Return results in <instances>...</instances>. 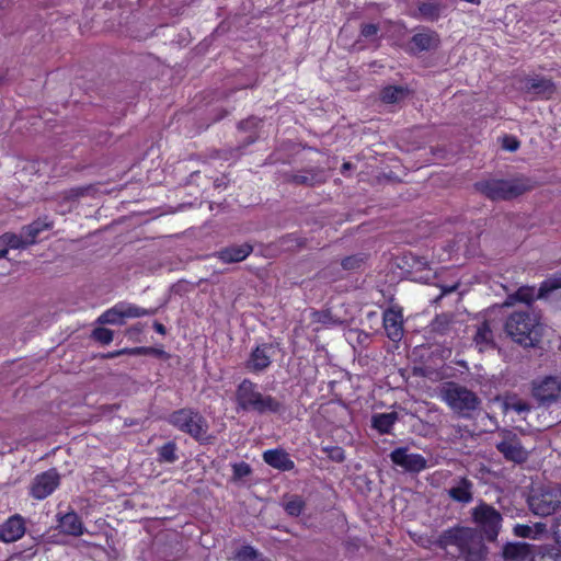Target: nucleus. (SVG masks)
Segmentation results:
<instances>
[{
  "instance_id": "19",
  "label": "nucleus",
  "mask_w": 561,
  "mask_h": 561,
  "mask_svg": "<svg viewBox=\"0 0 561 561\" xmlns=\"http://www.w3.org/2000/svg\"><path fill=\"white\" fill-rule=\"evenodd\" d=\"M524 88L527 93L542 99H549L556 92L553 83L545 78L526 79Z\"/></svg>"
},
{
  "instance_id": "44",
  "label": "nucleus",
  "mask_w": 561,
  "mask_h": 561,
  "mask_svg": "<svg viewBox=\"0 0 561 561\" xmlns=\"http://www.w3.org/2000/svg\"><path fill=\"white\" fill-rule=\"evenodd\" d=\"M552 530L558 542H561V516L557 517L552 524Z\"/></svg>"
},
{
  "instance_id": "26",
  "label": "nucleus",
  "mask_w": 561,
  "mask_h": 561,
  "mask_svg": "<svg viewBox=\"0 0 561 561\" xmlns=\"http://www.w3.org/2000/svg\"><path fill=\"white\" fill-rule=\"evenodd\" d=\"M493 334L490 329L489 323L483 322L478 327L477 333L474 335V342L480 351L488 348L492 345Z\"/></svg>"
},
{
  "instance_id": "22",
  "label": "nucleus",
  "mask_w": 561,
  "mask_h": 561,
  "mask_svg": "<svg viewBox=\"0 0 561 561\" xmlns=\"http://www.w3.org/2000/svg\"><path fill=\"white\" fill-rule=\"evenodd\" d=\"M439 44V38L435 32L422 31L416 33L411 38V51L420 53L423 50H430L436 48Z\"/></svg>"
},
{
  "instance_id": "2",
  "label": "nucleus",
  "mask_w": 561,
  "mask_h": 561,
  "mask_svg": "<svg viewBox=\"0 0 561 561\" xmlns=\"http://www.w3.org/2000/svg\"><path fill=\"white\" fill-rule=\"evenodd\" d=\"M444 548L456 546L466 556L467 561H482L485 548L479 534L468 527H458L446 530L439 538Z\"/></svg>"
},
{
  "instance_id": "30",
  "label": "nucleus",
  "mask_w": 561,
  "mask_h": 561,
  "mask_svg": "<svg viewBox=\"0 0 561 561\" xmlns=\"http://www.w3.org/2000/svg\"><path fill=\"white\" fill-rule=\"evenodd\" d=\"M419 13L426 20L434 21L439 18L442 5L438 2H422L419 4Z\"/></svg>"
},
{
  "instance_id": "34",
  "label": "nucleus",
  "mask_w": 561,
  "mask_h": 561,
  "mask_svg": "<svg viewBox=\"0 0 561 561\" xmlns=\"http://www.w3.org/2000/svg\"><path fill=\"white\" fill-rule=\"evenodd\" d=\"M45 228H46V226H44L39 222H34L27 227H24L22 229V232L24 233L26 239H32V244H33L35 242V238L37 237V234L41 231H43Z\"/></svg>"
},
{
  "instance_id": "24",
  "label": "nucleus",
  "mask_w": 561,
  "mask_h": 561,
  "mask_svg": "<svg viewBox=\"0 0 561 561\" xmlns=\"http://www.w3.org/2000/svg\"><path fill=\"white\" fill-rule=\"evenodd\" d=\"M531 546L526 542H512L505 545L503 557L510 561H523L531 554Z\"/></svg>"
},
{
  "instance_id": "50",
  "label": "nucleus",
  "mask_w": 561,
  "mask_h": 561,
  "mask_svg": "<svg viewBox=\"0 0 561 561\" xmlns=\"http://www.w3.org/2000/svg\"><path fill=\"white\" fill-rule=\"evenodd\" d=\"M0 248H1L0 249V259H3V257L7 256L9 250L7 248H4V247H0Z\"/></svg>"
},
{
  "instance_id": "15",
  "label": "nucleus",
  "mask_w": 561,
  "mask_h": 561,
  "mask_svg": "<svg viewBox=\"0 0 561 561\" xmlns=\"http://www.w3.org/2000/svg\"><path fill=\"white\" fill-rule=\"evenodd\" d=\"M273 354L274 351L271 345L263 344L257 346L245 362V369L253 374L265 370L272 363Z\"/></svg>"
},
{
  "instance_id": "41",
  "label": "nucleus",
  "mask_w": 561,
  "mask_h": 561,
  "mask_svg": "<svg viewBox=\"0 0 561 561\" xmlns=\"http://www.w3.org/2000/svg\"><path fill=\"white\" fill-rule=\"evenodd\" d=\"M360 33L366 38H374L378 33V26L376 24H364Z\"/></svg>"
},
{
  "instance_id": "6",
  "label": "nucleus",
  "mask_w": 561,
  "mask_h": 561,
  "mask_svg": "<svg viewBox=\"0 0 561 561\" xmlns=\"http://www.w3.org/2000/svg\"><path fill=\"white\" fill-rule=\"evenodd\" d=\"M531 512L538 516H549L557 510H561V488L547 485L537 489L528 499Z\"/></svg>"
},
{
  "instance_id": "39",
  "label": "nucleus",
  "mask_w": 561,
  "mask_h": 561,
  "mask_svg": "<svg viewBox=\"0 0 561 561\" xmlns=\"http://www.w3.org/2000/svg\"><path fill=\"white\" fill-rule=\"evenodd\" d=\"M531 561H561V551H548L541 554H536L531 557Z\"/></svg>"
},
{
  "instance_id": "29",
  "label": "nucleus",
  "mask_w": 561,
  "mask_h": 561,
  "mask_svg": "<svg viewBox=\"0 0 561 561\" xmlns=\"http://www.w3.org/2000/svg\"><path fill=\"white\" fill-rule=\"evenodd\" d=\"M407 92V89L402 87H387L381 91V100L385 103L393 104L403 100Z\"/></svg>"
},
{
  "instance_id": "43",
  "label": "nucleus",
  "mask_w": 561,
  "mask_h": 561,
  "mask_svg": "<svg viewBox=\"0 0 561 561\" xmlns=\"http://www.w3.org/2000/svg\"><path fill=\"white\" fill-rule=\"evenodd\" d=\"M448 323V317L447 316H439L437 317L434 322H433V329L435 331H440V332H444L446 329H445V324Z\"/></svg>"
},
{
  "instance_id": "37",
  "label": "nucleus",
  "mask_w": 561,
  "mask_h": 561,
  "mask_svg": "<svg viewBox=\"0 0 561 561\" xmlns=\"http://www.w3.org/2000/svg\"><path fill=\"white\" fill-rule=\"evenodd\" d=\"M323 450L330 459L336 462H342L345 459L344 450L339 446L325 447Z\"/></svg>"
},
{
  "instance_id": "21",
  "label": "nucleus",
  "mask_w": 561,
  "mask_h": 561,
  "mask_svg": "<svg viewBox=\"0 0 561 561\" xmlns=\"http://www.w3.org/2000/svg\"><path fill=\"white\" fill-rule=\"evenodd\" d=\"M58 527L62 534L75 537L83 535L85 530L81 518L75 512L59 516Z\"/></svg>"
},
{
  "instance_id": "32",
  "label": "nucleus",
  "mask_w": 561,
  "mask_h": 561,
  "mask_svg": "<svg viewBox=\"0 0 561 561\" xmlns=\"http://www.w3.org/2000/svg\"><path fill=\"white\" fill-rule=\"evenodd\" d=\"M304 506H305V503H304V501L299 496H293L284 505L285 511L290 516H298V515H300V513L304 510Z\"/></svg>"
},
{
  "instance_id": "14",
  "label": "nucleus",
  "mask_w": 561,
  "mask_h": 561,
  "mask_svg": "<svg viewBox=\"0 0 561 561\" xmlns=\"http://www.w3.org/2000/svg\"><path fill=\"white\" fill-rule=\"evenodd\" d=\"M496 448L507 460L514 462H523L528 457V451L522 446L518 437L511 432L503 433Z\"/></svg>"
},
{
  "instance_id": "45",
  "label": "nucleus",
  "mask_w": 561,
  "mask_h": 561,
  "mask_svg": "<svg viewBox=\"0 0 561 561\" xmlns=\"http://www.w3.org/2000/svg\"><path fill=\"white\" fill-rule=\"evenodd\" d=\"M89 187H77V188H72L70 192H69V195L71 198H78L84 194H87L89 192Z\"/></svg>"
},
{
  "instance_id": "38",
  "label": "nucleus",
  "mask_w": 561,
  "mask_h": 561,
  "mask_svg": "<svg viewBox=\"0 0 561 561\" xmlns=\"http://www.w3.org/2000/svg\"><path fill=\"white\" fill-rule=\"evenodd\" d=\"M534 528L528 525H516L514 527V534L517 537L522 538H533L536 539V535H534Z\"/></svg>"
},
{
  "instance_id": "5",
  "label": "nucleus",
  "mask_w": 561,
  "mask_h": 561,
  "mask_svg": "<svg viewBox=\"0 0 561 561\" xmlns=\"http://www.w3.org/2000/svg\"><path fill=\"white\" fill-rule=\"evenodd\" d=\"M442 399L453 411L462 416H468L480 404L474 392L457 383L446 385L442 390Z\"/></svg>"
},
{
  "instance_id": "25",
  "label": "nucleus",
  "mask_w": 561,
  "mask_h": 561,
  "mask_svg": "<svg viewBox=\"0 0 561 561\" xmlns=\"http://www.w3.org/2000/svg\"><path fill=\"white\" fill-rule=\"evenodd\" d=\"M32 244V239H26L24 233H4L0 237V247L9 249H22Z\"/></svg>"
},
{
  "instance_id": "51",
  "label": "nucleus",
  "mask_w": 561,
  "mask_h": 561,
  "mask_svg": "<svg viewBox=\"0 0 561 561\" xmlns=\"http://www.w3.org/2000/svg\"><path fill=\"white\" fill-rule=\"evenodd\" d=\"M456 288H457V285H453V286H450V287H448V288H444V289H443V293H444V294H446V293H451V291H454Z\"/></svg>"
},
{
  "instance_id": "4",
  "label": "nucleus",
  "mask_w": 561,
  "mask_h": 561,
  "mask_svg": "<svg viewBox=\"0 0 561 561\" xmlns=\"http://www.w3.org/2000/svg\"><path fill=\"white\" fill-rule=\"evenodd\" d=\"M507 334L518 344L534 346L540 337V324L537 318L527 312L513 313L505 323Z\"/></svg>"
},
{
  "instance_id": "16",
  "label": "nucleus",
  "mask_w": 561,
  "mask_h": 561,
  "mask_svg": "<svg viewBox=\"0 0 561 561\" xmlns=\"http://www.w3.org/2000/svg\"><path fill=\"white\" fill-rule=\"evenodd\" d=\"M383 328L391 341H400L403 336L402 311L394 307L387 309L383 313Z\"/></svg>"
},
{
  "instance_id": "33",
  "label": "nucleus",
  "mask_w": 561,
  "mask_h": 561,
  "mask_svg": "<svg viewBox=\"0 0 561 561\" xmlns=\"http://www.w3.org/2000/svg\"><path fill=\"white\" fill-rule=\"evenodd\" d=\"M175 451V444L168 443L159 449V457L162 461L172 463L178 459Z\"/></svg>"
},
{
  "instance_id": "8",
  "label": "nucleus",
  "mask_w": 561,
  "mask_h": 561,
  "mask_svg": "<svg viewBox=\"0 0 561 561\" xmlns=\"http://www.w3.org/2000/svg\"><path fill=\"white\" fill-rule=\"evenodd\" d=\"M472 519L489 540L496 539L502 515L493 506L480 503L472 510Z\"/></svg>"
},
{
  "instance_id": "28",
  "label": "nucleus",
  "mask_w": 561,
  "mask_h": 561,
  "mask_svg": "<svg viewBox=\"0 0 561 561\" xmlns=\"http://www.w3.org/2000/svg\"><path fill=\"white\" fill-rule=\"evenodd\" d=\"M397 421L396 413H381L373 417V425L380 433H389Z\"/></svg>"
},
{
  "instance_id": "7",
  "label": "nucleus",
  "mask_w": 561,
  "mask_h": 561,
  "mask_svg": "<svg viewBox=\"0 0 561 561\" xmlns=\"http://www.w3.org/2000/svg\"><path fill=\"white\" fill-rule=\"evenodd\" d=\"M169 422L174 427L190 434L195 438H202L207 433V422L197 412L190 409H181L169 416Z\"/></svg>"
},
{
  "instance_id": "48",
  "label": "nucleus",
  "mask_w": 561,
  "mask_h": 561,
  "mask_svg": "<svg viewBox=\"0 0 561 561\" xmlns=\"http://www.w3.org/2000/svg\"><path fill=\"white\" fill-rule=\"evenodd\" d=\"M138 353V350L137 348H134V350H123L121 352H118V354H137ZM117 355V353H116ZM115 356V354H112L111 357Z\"/></svg>"
},
{
  "instance_id": "1",
  "label": "nucleus",
  "mask_w": 561,
  "mask_h": 561,
  "mask_svg": "<svg viewBox=\"0 0 561 561\" xmlns=\"http://www.w3.org/2000/svg\"><path fill=\"white\" fill-rule=\"evenodd\" d=\"M237 405L245 411H255L260 414L277 413L283 409L279 400L271 394H264L259 386L249 379L242 380L236 390Z\"/></svg>"
},
{
  "instance_id": "42",
  "label": "nucleus",
  "mask_w": 561,
  "mask_h": 561,
  "mask_svg": "<svg viewBox=\"0 0 561 561\" xmlns=\"http://www.w3.org/2000/svg\"><path fill=\"white\" fill-rule=\"evenodd\" d=\"M503 147L507 150V151H515L518 149L519 147V142L516 138L514 137H505L504 140H503Z\"/></svg>"
},
{
  "instance_id": "40",
  "label": "nucleus",
  "mask_w": 561,
  "mask_h": 561,
  "mask_svg": "<svg viewBox=\"0 0 561 561\" xmlns=\"http://www.w3.org/2000/svg\"><path fill=\"white\" fill-rule=\"evenodd\" d=\"M232 468H233V474L236 478L247 477L251 472L250 466L245 462L234 463L232 466Z\"/></svg>"
},
{
  "instance_id": "10",
  "label": "nucleus",
  "mask_w": 561,
  "mask_h": 561,
  "mask_svg": "<svg viewBox=\"0 0 561 561\" xmlns=\"http://www.w3.org/2000/svg\"><path fill=\"white\" fill-rule=\"evenodd\" d=\"M561 288V278H549L541 283L538 290L535 287H520L514 295L507 297L505 306H512L515 301L533 302L536 298H546L554 290Z\"/></svg>"
},
{
  "instance_id": "17",
  "label": "nucleus",
  "mask_w": 561,
  "mask_h": 561,
  "mask_svg": "<svg viewBox=\"0 0 561 561\" xmlns=\"http://www.w3.org/2000/svg\"><path fill=\"white\" fill-rule=\"evenodd\" d=\"M253 251L248 243L233 244L221 249L215 255L225 264L239 263L244 261Z\"/></svg>"
},
{
  "instance_id": "36",
  "label": "nucleus",
  "mask_w": 561,
  "mask_h": 561,
  "mask_svg": "<svg viewBox=\"0 0 561 561\" xmlns=\"http://www.w3.org/2000/svg\"><path fill=\"white\" fill-rule=\"evenodd\" d=\"M93 337L103 344H110L113 341V331L106 328H98L93 331Z\"/></svg>"
},
{
  "instance_id": "20",
  "label": "nucleus",
  "mask_w": 561,
  "mask_h": 561,
  "mask_svg": "<svg viewBox=\"0 0 561 561\" xmlns=\"http://www.w3.org/2000/svg\"><path fill=\"white\" fill-rule=\"evenodd\" d=\"M263 459L271 467L282 471H288L295 467V463L290 459L288 453L283 449L266 450L263 454Z\"/></svg>"
},
{
  "instance_id": "27",
  "label": "nucleus",
  "mask_w": 561,
  "mask_h": 561,
  "mask_svg": "<svg viewBox=\"0 0 561 561\" xmlns=\"http://www.w3.org/2000/svg\"><path fill=\"white\" fill-rule=\"evenodd\" d=\"M502 407H503V410L505 413H507L510 411H514L518 414H523V413L529 412V410H530V405L526 401H524L515 396L506 397L502 401Z\"/></svg>"
},
{
  "instance_id": "9",
  "label": "nucleus",
  "mask_w": 561,
  "mask_h": 561,
  "mask_svg": "<svg viewBox=\"0 0 561 561\" xmlns=\"http://www.w3.org/2000/svg\"><path fill=\"white\" fill-rule=\"evenodd\" d=\"M152 313V311L138 307L134 304L121 301L105 310L98 318V322L101 324L117 325L123 324L125 319L141 318Z\"/></svg>"
},
{
  "instance_id": "12",
  "label": "nucleus",
  "mask_w": 561,
  "mask_h": 561,
  "mask_svg": "<svg viewBox=\"0 0 561 561\" xmlns=\"http://www.w3.org/2000/svg\"><path fill=\"white\" fill-rule=\"evenodd\" d=\"M390 459L396 466L410 472H420L427 466V461L422 455L410 453L405 447L393 449Z\"/></svg>"
},
{
  "instance_id": "23",
  "label": "nucleus",
  "mask_w": 561,
  "mask_h": 561,
  "mask_svg": "<svg viewBox=\"0 0 561 561\" xmlns=\"http://www.w3.org/2000/svg\"><path fill=\"white\" fill-rule=\"evenodd\" d=\"M472 482L466 478H461L454 486L448 490L449 496L460 503H469L472 501Z\"/></svg>"
},
{
  "instance_id": "46",
  "label": "nucleus",
  "mask_w": 561,
  "mask_h": 561,
  "mask_svg": "<svg viewBox=\"0 0 561 561\" xmlns=\"http://www.w3.org/2000/svg\"><path fill=\"white\" fill-rule=\"evenodd\" d=\"M534 535H536V538L538 537V535L542 534L546 531V525L545 524H541V523H538L535 525L534 527Z\"/></svg>"
},
{
  "instance_id": "31",
  "label": "nucleus",
  "mask_w": 561,
  "mask_h": 561,
  "mask_svg": "<svg viewBox=\"0 0 561 561\" xmlns=\"http://www.w3.org/2000/svg\"><path fill=\"white\" fill-rule=\"evenodd\" d=\"M260 553L252 546H243L234 554L237 561H262Z\"/></svg>"
},
{
  "instance_id": "49",
  "label": "nucleus",
  "mask_w": 561,
  "mask_h": 561,
  "mask_svg": "<svg viewBox=\"0 0 561 561\" xmlns=\"http://www.w3.org/2000/svg\"><path fill=\"white\" fill-rule=\"evenodd\" d=\"M154 329L157 330V332L162 333V334L165 332V329L161 323H156Z\"/></svg>"
},
{
  "instance_id": "18",
  "label": "nucleus",
  "mask_w": 561,
  "mask_h": 561,
  "mask_svg": "<svg viewBox=\"0 0 561 561\" xmlns=\"http://www.w3.org/2000/svg\"><path fill=\"white\" fill-rule=\"evenodd\" d=\"M25 533V523L20 515L11 516L0 527V540L4 542H13L19 540Z\"/></svg>"
},
{
  "instance_id": "13",
  "label": "nucleus",
  "mask_w": 561,
  "mask_h": 561,
  "mask_svg": "<svg viewBox=\"0 0 561 561\" xmlns=\"http://www.w3.org/2000/svg\"><path fill=\"white\" fill-rule=\"evenodd\" d=\"M60 477L55 469L37 474L31 485L30 493L37 500H44L59 485Z\"/></svg>"
},
{
  "instance_id": "3",
  "label": "nucleus",
  "mask_w": 561,
  "mask_h": 561,
  "mask_svg": "<svg viewBox=\"0 0 561 561\" xmlns=\"http://www.w3.org/2000/svg\"><path fill=\"white\" fill-rule=\"evenodd\" d=\"M476 188L492 201L511 199L533 188L530 180L518 178L513 180H486L476 184Z\"/></svg>"
},
{
  "instance_id": "35",
  "label": "nucleus",
  "mask_w": 561,
  "mask_h": 561,
  "mask_svg": "<svg viewBox=\"0 0 561 561\" xmlns=\"http://www.w3.org/2000/svg\"><path fill=\"white\" fill-rule=\"evenodd\" d=\"M311 323L313 324H323L325 327L331 325L335 323V321L332 320L331 316L328 312L322 311H313L311 313Z\"/></svg>"
},
{
  "instance_id": "11",
  "label": "nucleus",
  "mask_w": 561,
  "mask_h": 561,
  "mask_svg": "<svg viewBox=\"0 0 561 561\" xmlns=\"http://www.w3.org/2000/svg\"><path fill=\"white\" fill-rule=\"evenodd\" d=\"M533 396L542 404L561 402V378L545 376L533 381Z\"/></svg>"
},
{
  "instance_id": "47",
  "label": "nucleus",
  "mask_w": 561,
  "mask_h": 561,
  "mask_svg": "<svg viewBox=\"0 0 561 561\" xmlns=\"http://www.w3.org/2000/svg\"><path fill=\"white\" fill-rule=\"evenodd\" d=\"M356 260L354 257H347L345 259L343 262H342V265L344 268H350V267H353V263L355 262Z\"/></svg>"
}]
</instances>
